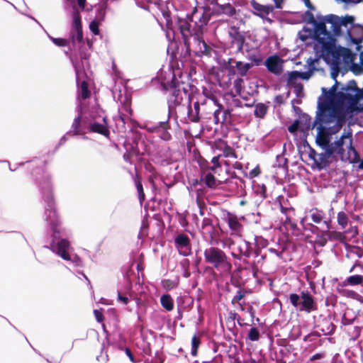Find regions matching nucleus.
Here are the masks:
<instances>
[{"instance_id": "nucleus-11", "label": "nucleus", "mask_w": 363, "mask_h": 363, "mask_svg": "<svg viewBox=\"0 0 363 363\" xmlns=\"http://www.w3.org/2000/svg\"><path fill=\"white\" fill-rule=\"evenodd\" d=\"M245 184L242 177L237 175L235 172L228 169V197L235 196L239 198L246 194Z\"/></svg>"}, {"instance_id": "nucleus-59", "label": "nucleus", "mask_w": 363, "mask_h": 363, "mask_svg": "<svg viewBox=\"0 0 363 363\" xmlns=\"http://www.w3.org/2000/svg\"><path fill=\"white\" fill-rule=\"evenodd\" d=\"M329 64H330L332 66L331 78L335 81L337 80V77L340 71V66L338 65V61H336V62L330 61Z\"/></svg>"}, {"instance_id": "nucleus-12", "label": "nucleus", "mask_w": 363, "mask_h": 363, "mask_svg": "<svg viewBox=\"0 0 363 363\" xmlns=\"http://www.w3.org/2000/svg\"><path fill=\"white\" fill-rule=\"evenodd\" d=\"M245 39L244 34L238 28L231 26L228 30V50H230L229 54L242 51Z\"/></svg>"}, {"instance_id": "nucleus-31", "label": "nucleus", "mask_w": 363, "mask_h": 363, "mask_svg": "<svg viewBox=\"0 0 363 363\" xmlns=\"http://www.w3.org/2000/svg\"><path fill=\"white\" fill-rule=\"evenodd\" d=\"M69 247V242L66 239H62L57 243V254L65 260H69L71 259L67 252Z\"/></svg>"}, {"instance_id": "nucleus-41", "label": "nucleus", "mask_w": 363, "mask_h": 363, "mask_svg": "<svg viewBox=\"0 0 363 363\" xmlns=\"http://www.w3.org/2000/svg\"><path fill=\"white\" fill-rule=\"evenodd\" d=\"M160 303L162 306L167 311H171L174 308V301L169 294L162 296Z\"/></svg>"}, {"instance_id": "nucleus-47", "label": "nucleus", "mask_w": 363, "mask_h": 363, "mask_svg": "<svg viewBox=\"0 0 363 363\" xmlns=\"http://www.w3.org/2000/svg\"><path fill=\"white\" fill-rule=\"evenodd\" d=\"M242 270L240 269H235L230 277L231 284L235 286H239L242 284L241 280L240 274Z\"/></svg>"}, {"instance_id": "nucleus-61", "label": "nucleus", "mask_w": 363, "mask_h": 363, "mask_svg": "<svg viewBox=\"0 0 363 363\" xmlns=\"http://www.w3.org/2000/svg\"><path fill=\"white\" fill-rule=\"evenodd\" d=\"M323 123H317V135H330L329 130L332 129V128H327L323 125ZM316 124L315 125V126Z\"/></svg>"}, {"instance_id": "nucleus-8", "label": "nucleus", "mask_w": 363, "mask_h": 363, "mask_svg": "<svg viewBox=\"0 0 363 363\" xmlns=\"http://www.w3.org/2000/svg\"><path fill=\"white\" fill-rule=\"evenodd\" d=\"M205 262L213 265L217 270L225 269L227 266V255L224 251L217 247L211 246L204 250Z\"/></svg>"}, {"instance_id": "nucleus-30", "label": "nucleus", "mask_w": 363, "mask_h": 363, "mask_svg": "<svg viewBox=\"0 0 363 363\" xmlns=\"http://www.w3.org/2000/svg\"><path fill=\"white\" fill-rule=\"evenodd\" d=\"M352 133L349 132L347 134H345V133H342L341 137L335 141L334 143H330V145L332 147V150H334V153H337V155L342 156L343 155L345 152V150L343 148L344 145V139L345 138H352Z\"/></svg>"}, {"instance_id": "nucleus-51", "label": "nucleus", "mask_w": 363, "mask_h": 363, "mask_svg": "<svg viewBox=\"0 0 363 363\" xmlns=\"http://www.w3.org/2000/svg\"><path fill=\"white\" fill-rule=\"evenodd\" d=\"M235 64L236 68L238 69V73L242 76L245 75L250 67V64L243 63L240 61L235 62Z\"/></svg>"}, {"instance_id": "nucleus-5", "label": "nucleus", "mask_w": 363, "mask_h": 363, "mask_svg": "<svg viewBox=\"0 0 363 363\" xmlns=\"http://www.w3.org/2000/svg\"><path fill=\"white\" fill-rule=\"evenodd\" d=\"M288 300L300 312L310 313L318 308L314 296L308 290L299 289L297 293H290Z\"/></svg>"}, {"instance_id": "nucleus-4", "label": "nucleus", "mask_w": 363, "mask_h": 363, "mask_svg": "<svg viewBox=\"0 0 363 363\" xmlns=\"http://www.w3.org/2000/svg\"><path fill=\"white\" fill-rule=\"evenodd\" d=\"M184 83L180 82L174 75L170 82H162V90L167 95V103L169 108H174L182 104L184 98L186 96L187 91L183 86Z\"/></svg>"}, {"instance_id": "nucleus-18", "label": "nucleus", "mask_w": 363, "mask_h": 363, "mask_svg": "<svg viewBox=\"0 0 363 363\" xmlns=\"http://www.w3.org/2000/svg\"><path fill=\"white\" fill-rule=\"evenodd\" d=\"M175 247L178 249L179 253L183 256H187L191 252L190 239L188 235L181 233L179 234L174 240Z\"/></svg>"}, {"instance_id": "nucleus-33", "label": "nucleus", "mask_w": 363, "mask_h": 363, "mask_svg": "<svg viewBox=\"0 0 363 363\" xmlns=\"http://www.w3.org/2000/svg\"><path fill=\"white\" fill-rule=\"evenodd\" d=\"M351 94L343 92L342 90L335 93L333 96L329 99L330 101L336 104H340L347 101L350 104Z\"/></svg>"}, {"instance_id": "nucleus-43", "label": "nucleus", "mask_w": 363, "mask_h": 363, "mask_svg": "<svg viewBox=\"0 0 363 363\" xmlns=\"http://www.w3.org/2000/svg\"><path fill=\"white\" fill-rule=\"evenodd\" d=\"M253 189H254L255 194L257 196H259L262 200L267 199L268 197V195L267 193V187L264 184H254Z\"/></svg>"}, {"instance_id": "nucleus-53", "label": "nucleus", "mask_w": 363, "mask_h": 363, "mask_svg": "<svg viewBox=\"0 0 363 363\" xmlns=\"http://www.w3.org/2000/svg\"><path fill=\"white\" fill-rule=\"evenodd\" d=\"M350 69L355 75H361L363 74V63L360 62V65L352 62L350 67Z\"/></svg>"}, {"instance_id": "nucleus-60", "label": "nucleus", "mask_w": 363, "mask_h": 363, "mask_svg": "<svg viewBox=\"0 0 363 363\" xmlns=\"http://www.w3.org/2000/svg\"><path fill=\"white\" fill-rule=\"evenodd\" d=\"M247 338L251 341H257L259 338V332L257 328L252 327L250 329Z\"/></svg>"}, {"instance_id": "nucleus-28", "label": "nucleus", "mask_w": 363, "mask_h": 363, "mask_svg": "<svg viewBox=\"0 0 363 363\" xmlns=\"http://www.w3.org/2000/svg\"><path fill=\"white\" fill-rule=\"evenodd\" d=\"M217 60L220 65V70L216 72L215 74V79L220 86L225 87L227 82L223 80V77L224 72L227 69V62L224 59L221 58V57H218Z\"/></svg>"}, {"instance_id": "nucleus-13", "label": "nucleus", "mask_w": 363, "mask_h": 363, "mask_svg": "<svg viewBox=\"0 0 363 363\" xmlns=\"http://www.w3.org/2000/svg\"><path fill=\"white\" fill-rule=\"evenodd\" d=\"M170 116L168 114L167 118L164 121H160L157 125H147L146 130L150 133H155L160 139L164 141H169L172 139V135L169 132L171 125L169 123Z\"/></svg>"}, {"instance_id": "nucleus-2", "label": "nucleus", "mask_w": 363, "mask_h": 363, "mask_svg": "<svg viewBox=\"0 0 363 363\" xmlns=\"http://www.w3.org/2000/svg\"><path fill=\"white\" fill-rule=\"evenodd\" d=\"M335 42L336 40L333 36L330 40L324 42L325 45L323 46V52L325 62L327 64H329L330 61H333L334 62L338 61V65L340 66L342 63V62L345 65H351L353 62L355 54H353L349 48H344L341 45L336 47Z\"/></svg>"}, {"instance_id": "nucleus-23", "label": "nucleus", "mask_w": 363, "mask_h": 363, "mask_svg": "<svg viewBox=\"0 0 363 363\" xmlns=\"http://www.w3.org/2000/svg\"><path fill=\"white\" fill-rule=\"evenodd\" d=\"M273 167L277 169L274 175V177H285L288 173V160L284 155H278Z\"/></svg>"}, {"instance_id": "nucleus-15", "label": "nucleus", "mask_w": 363, "mask_h": 363, "mask_svg": "<svg viewBox=\"0 0 363 363\" xmlns=\"http://www.w3.org/2000/svg\"><path fill=\"white\" fill-rule=\"evenodd\" d=\"M73 21L72 25V29L70 30V38L72 43L75 44L77 40L78 43H81L83 40V31L82 25L81 20V15L78 11H74L72 14Z\"/></svg>"}, {"instance_id": "nucleus-29", "label": "nucleus", "mask_w": 363, "mask_h": 363, "mask_svg": "<svg viewBox=\"0 0 363 363\" xmlns=\"http://www.w3.org/2000/svg\"><path fill=\"white\" fill-rule=\"evenodd\" d=\"M227 157V145H225V147H223L222 155H218L212 158L211 162L213 163V165L209 167L210 170L215 174L218 173V169H221V164L223 163L227 164V161L222 160L223 157Z\"/></svg>"}, {"instance_id": "nucleus-40", "label": "nucleus", "mask_w": 363, "mask_h": 363, "mask_svg": "<svg viewBox=\"0 0 363 363\" xmlns=\"http://www.w3.org/2000/svg\"><path fill=\"white\" fill-rule=\"evenodd\" d=\"M362 331V327L357 325H351L347 329L350 340L352 341L357 340L360 337Z\"/></svg>"}, {"instance_id": "nucleus-32", "label": "nucleus", "mask_w": 363, "mask_h": 363, "mask_svg": "<svg viewBox=\"0 0 363 363\" xmlns=\"http://www.w3.org/2000/svg\"><path fill=\"white\" fill-rule=\"evenodd\" d=\"M90 131L102 135L106 138H109L110 136V131L107 126L99 123L90 124Z\"/></svg>"}, {"instance_id": "nucleus-14", "label": "nucleus", "mask_w": 363, "mask_h": 363, "mask_svg": "<svg viewBox=\"0 0 363 363\" xmlns=\"http://www.w3.org/2000/svg\"><path fill=\"white\" fill-rule=\"evenodd\" d=\"M177 26L182 35L184 45L186 49V52L190 55V42L189 38L194 37V30H193L192 23L189 20V15L186 18H179L177 20Z\"/></svg>"}, {"instance_id": "nucleus-20", "label": "nucleus", "mask_w": 363, "mask_h": 363, "mask_svg": "<svg viewBox=\"0 0 363 363\" xmlns=\"http://www.w3.org/2000/svg\"><path fill=\"white\" fill-rule=\"evenodd\" d=\"M210 101L218 106V108L213 113L214 123L216 124L220 123L221 129L227 128V125L225 123L227 117V109H224L220 104H218L216 99H211Z\"/></svg>"}, {"instance_id": "nucleus-25", "label": "nucleus", "mask_w": 363, "mask_h": 363, "mask_svg": "<svg viewBox=\"0 0 363 363\" xmlns=\"http://www.w3.org/2000/svg\"><path fill=\"white\" fill-rule=\"evenodd\" d=\"M334 154V150L331 148L325 150L324 153L318 154L316 162H314L318 169H323L329 166L328 159Z\"/></svg>"}, {"instance_id": "nucleus-24", "label": "nucleus", "mask_w": 363, "mask_h": 363, "mask_svg": "<svg viewBox=\"0 0 363 363\" xmlns=\"http://www.w3.org/2000/svg\"><path fill=\"white\" fill-rule=\"evenodd\" d=\"M322 335H330L333 334L336 329V325L327 318H323L315 326Z\"/></svg>"}, {"instance_id": "nucleus-54", "label": "nucleus", "mask_w": 363, "mask_h": 363, "mask_svg": "<svg viewBox=\"0 0 363 363\" xmlns=\"http://www.w3.org/2000/svg\"><path fill=\"white\" fill-rule=\"evenodd\" d=\"M354 94H351L350 100V104H354V103L357 102L359 100L363 99V89H361L357 87V90L354 91Z\"/></svg>"}, {"instance_id": "nucleus-27", "label": "nucleus", "mask_w": 363, "mask_h": 363, "mask_svg": "<svg viewBox=\"0 0 363 363\" xmlns=\"http://www.w3.org/2000/svg\"><path fill=\"white\" fill-rule=\"evenodd\" d=\"M267 254L262 252V250L259 247L255 246L253 249L251 247L250 250L249 257L247 258H252L253 263L258 267L262 264L266 259Z\"/></svg>"}, {"instance_id": "nucleus-56", "label": "nucleus", "mask_w": 363, "mask_h": 363, "mask_svg": "<svg viewBox=\"0 0 363 363\" xmlns=\"http://www.w3.org/2000/svg\"><path fill=\"white\" fill-rule=\"evenodd\" d=\"M298 78V71H292L289 74L287 83L288 86H293L296 85V84H299L300 82H297V79Z\"/></svg>"}, {"instance_id": "nucleus-50", "label": "nucleus", "mask_w": 363, "mask_h": 363, "mask_svg": "<svg viewBox=\"0 0 363 363\" xmlns=\"http://www.w3.org/2000/svg\"><path fill=\"white\" fill-rule=\"evenodd\" d=\"M339 84H340V83L337 80H335L334 85H333L332 87L328 91H327L326 88L323 87L322 88L323 94L325 95V96L328 99H330L332 97V96H333L335 94V93L337 92V89Z\"/></svg>"}, {"instance_id": "nucleus-35", "label": "nucleus", "mask_w": 363, "mask_h": 363, "mask_svg": "<svg viewBox=\"0 0 363 363\" xmlns=\"http://www.w3.org/2000/svg\"><path fill=\"white\" fill-rule=\"evenodd\" d=\"M269 106L264 103H257L255 105L254 115L256 118L263 119L267 113Z\"/></svg>"}, {"instance_id": "nucleus-55", "label": "nucleus", "mask_w": 363, "mask_h": 363, "mask_svg": "<svg viewBox=\"0 0 363 363\" xmlns=\"http://www.w3.org/2000/svg\"><path fill=\"white\" fill-rule=\"evenodd\" d=\"M303 19L308 23L311 24L312 26H316V23H319V21H317L315 19L313 14L310 11H306L303 16Z\"/></svg>"}, {"instance_id": "nucleus-44", "label": "nucleus", "mask_w": 363, "mask_h": 363, "mask_svg": "<svg viewBox=\"0 0 363 363\" xmlns=\"http://www.w3.org/2000/svg\"><path fill=\"white\" fill-rule=\"evenodd\" d=\"M188 118L191 122L198 123L200 121V115L199 114V112H195V111L191 108V98L189 94L188 95Z\"/></svg>"}, {"instance_id": "nucleus-58", "label": "nucleus", "mask_w": 363, "mask_h": 363, "mask_svg": "<svg viewBox=\"0 0 363 363\" xmlns=\"http://www.w3.org/2000/svg\"><path fill=\"white\" fill-rule=\"evenodd\" d=\"M52 42L58 47H66L69 45V40L61 38L50 37Z\"/></svg>"}, {"instance_id": "nucleus-21", "label": "nucleus", "mask_w": 363, "mask_h": 363, "mask_svg": "<svg viewBox=\"0 0 363 363\" xmlns=\"http://www.w3.org/2000/svg\"><path fill=\"white\" fill-rule=\"evenodd\" d=\"M251 5L253 9L255 10V13L259 16L260 18L265 19L266 21L272 23V21L267 18L270 13L273 12L274 7L272 5H262L255 0L251 1Z\"/></svg>"}, {"instance_id": "nucleus-45", "label": "nucleus", "mask_w": 363, "mask_h": 363, "mask_svg": "<svg viewBox=\"0 0 363 363\" xmlns=\"http://www.w3.org/2000/svg\"><path fill=\"white\" fill-rule=\"evenodd\" d=\"M337 224L340 226L342 230H345L349 222V218L344 211H340L337 213Z\"/></svg>"}, {"instance_id": "nucleus-9", "label": "nucleus", "mask_w": 363, "mask_h": 363, "mask_svg": "<svg viewBox=\"0 0 363 363\" xmlns=\"http://www.w3.org/2000/svg\"><path fill=\"white\" fill-rule=\"evenodd\" d=\"M251 247V243L242 237L228 238V250L234 258L241 259L243 257H248Z\"/></svg>"}, {"instance_id": "nucleus-26", "label": "nucleus", "mask_w": 363, "mask_h": 363, "mask_svg": "<svg viewBox=\"0 0 363 363\" xmlns=\"http://www.w3.org/2000/svg\"><path fill=\"white\" fill-rule=\"evenodd\" d=\"M347 286H343V283L338 282L336 286V291L342 296L350 298L354 300L359 301L362 298L360 294L353 290L347 289Z\"/></svg>"}, {"instance_id": "nucleus-1", "label": "nucleus", "mask_w": 363, "mask_h": 363, "mask_svg": "<svg viewBox=\"0 0 363 363\" xmlns=\"http://www.w3.org/2000/svg\"><path fill=\"white\" fill-rule=\"evenodd\" d=\"M300 225L302 228L312 234L321 235L323 241L320 243L324 246L326 243V238L332 240H339L342 235L340 233L332 231V218H327L325 213L316 207L306 210L304 217L301 220Z\"/></svg>"}, {"instance_id": "nucleus-42", "label": "nucleus", "mask_w": 363, "mask_h": 363, "mask_svg": "<svg viewBox=\"0 0 363 363\" xmlns=\"http://www.w3.org/2000/svg\"><path fill=\"white\" fill-rule=\"evenodd\" d=\"M212 9H211V15H220L225 13L227 9V6L225 4H220L218 0H216L212 3Z\"/></svg>"}, {"instance_id": "nucleus-37", "label": "nucleus", "mask_w": 363, "mask_h": 363, "mask_svg": "<svg viewBox=\"0 0 363 363\" xmlns=\"http://www.w3.org/2000/svg\"><path fill=\"white\" fill-rule=\"evenodd\" d=\"M286 249V245L284 242H277L274 247H271L267 250L275 255L278 258L283 259V254Z\"/></svg>"}, {"instance_id": "nucleus-57", "label": "nucleus", "mask_w": 363, "mask_h": 363, "mask_svg": "<svg viewBox=\"0 0 363 363\" xmlns=\"http://www.w3.org/2000/svg\"><path fill=\"white\" fill-rule=\"evenodd\" d=\"M350 153H352L354 155V157L350 161V162H357L358 160L359 159V156L357 150L354 148V147L352 146V137L350 138V145L348 146V154L350 155Z\"/></svg>"}, {"instance_id": "nucleus-16", "label": "nucleus", "mask_w": 363, "mask_h": 363, "mask_svg": "<svg viewBox=\"0 0 363 363\" xmlns=\"http://www.w3.org/2000/svg\"><path fill=\"white\" fill-rule=\"evenodd\" d=\"M244 216H237L228 212V228L230 230V235L233 238L242 237L243 225L242 222L245 221Z\"/></svg>"}, {"instance_id": "nucleus-63", "label": "nucleus", "mask_w": 363, "mask_h": 363, "mask_svg": "<svg viewBox=\"0 0 363 363\" xmlns=\"http://www.w3.org/2000/svg\"><path fill=\"white\" fill-rule=\"evenodd\" d=\"M292 87L294 88V92L297 97L302 98L304 96L303 86L301 82L299 84H296V85L293 86Z\"/></svg>"}, {"instance_id": "nucleus-48", "label": "nucleus", "mask_w": 363, "mask_h": 363, "mask_svg": "<svg viewBox=\"0 0 363 363\" xmlns=\"http://www.w3.org/2000/svg\"><path fill=\"white\" fill-rule=\"evenodd\" d=\"M81 115H79L74 119V121L72 125V132L74 133V135H79L83 133V131L81 129Z\"/></svg>"}, {"instance_id": "nucleus-6", "label": "nucleus", "mask_w": 363, "mask_h": 363, "mask_svg": "<svg viewBox=\"0 0 363 363\" xmlns=\"http://www.w3.org/2000/svg\"><path fill=\"white\" fill-rule=\"evenodd\" d=\"M211 18V9L206 7L194 8L189 20L193 25L194 35L202 34Z\"/></svg>"}, {"instance_id": "nucleus-49", "label": "nucleus", "mask_w": 363, "mask_h": 363, "mask_svg": "<svg viewBox=\"0 0 363 363\" xmlns=\"http://www.w3.org/2000/svg\"><path fill=\"white\" fill-rule=\"evenodd\" d=\"M203 182L209 188H215L217 186L216 179L211 172H208L205 175Z\"/></svg>"}, {"instance_id": "nucleus-7", "label": "nucleus", "mask_w": 363, "mask_h": 363, "mask_svg": "<svg viewBox=\"0 0 363 363\" xmlns=\"http://www.w3.org/2000/svg\"><path fill=\"white\" fill-rule=\"evenodd\" d=\"M321 97L318 99V110L316 111L315 119L313 123L312 128L318 123H330L335 121H339V114L337 111L330 106L328 102H320Z\"/></svg>"}, {"instance_id": "nucleus-64", "label": "nucleus", "mask_w": 363, "mask_h": 363, "mask_svg": "<svg viewBox=\"0 0 363 363\" xmlns=\"http://www.w3.org/2000/svg\"><path fill=\"white\" fill-rule=\"evenodd\" d=\"M233 167L234 169H236L238 171L237 173L235 172L237 175H240V177L247 176V173L243 169L242 164L240 162H235Z\"/></svg>"}, {"instance_id": "nucleus-62", "label": "nucleus", "mask_w": 363, "mask_h": 363, "mask_svg": "<svg viewBox=\"0 0 363 363\" xmlns=\"http://www.w3.org/2000/svg\"><path fill=\"white\" fill-rule=\"evenodd\" d=\"M347 38L351 43L354 45H361L363 41V36L360 38L353 37L350 29H347Z\"/></svg>"}, {"instance_id": "nucleus-46", "label": "nucleus", "mask_w": 363, "mask_h": 363, "mask_svg": "<svg viewBox=\"0 0 363 363\" xmlns=\"http://www.w3.org/2000/svg\"><path fill=\"white\" fill-rule=\"evenodd\" d=\"M201 345V337L199 335H194L191 339V354L192 356L196 357L198 353V348Z\"/></svg>"}, {"instance_id": "nucleus-34", "label": "nucleus", "mask_w": 363, "mask_h": 363, "mask_svg": "<svg viewBox=\"0 0 363 363\" xmlns=\"http://www.w3.org/2000/svg\"><path fill=\"white\" fill-rule=\"evenodd\" d=\"M342 283L343 286H363V277L360 274H354L347 277Z\"/></svg>"}, {"instance_id": "nucleus-22", "label": "nucleus", "mask_w": 363, "mask_h": 363, "mask_svg": "<svg viewBox=\"0 0 363 363\" xmlns=\"http://www.w3.org/2000/svg\"><path fill=\"white\" fill-rule=\"evenodd\" d=\"M265 65L267 69L275 75H279L283 68L281 59L277 55L269 57L265 61Z\"/></svg>"}, {"instance_id": "nucleus-10", "label": "nucleus", "mask_w": 363, "mask_h": 363, "mask_svg": "<svg viewBox=\"0 0 363 363\" xmlns=\"http://www.w3.org/2000/svg\"><path fill=\"white\" fill-rule=\"evenodd\" d=\"M323 20H325V23H328L331 24L333 36H340L342 35V26L347 28L348 25H351V27L349 28L351 30L354 26V16L348 15L344 18H340L337 15L329 14L323 16Z\"/></svg>"}, {"instance_id": "nucleus-19", "label": "nucleus", "mask_w": 363, "mask_h": 363, "mask_svg": "<svg viewBox=\"0 0 363 363\" xmlns=\"http://www.w3.org/2000/svg\"><path fill=\"white\" fill-rule=\"evenodd\" d=\"M228 363H247L243 358L241 345H228Z\"/></svg>"}, {"instance_id": "nucleus-38", "label": "nucleus", "mask_w": 363, "mask_h": 363, "mask_svg": "<svg viewBox=\"0 0 363 363\" xmlns=\"http://www.w3.org/2000/svg\"><path fill=\"white\" fill-rule=\"evenodd\" d=\"M134 182H135V187L138 191L139 201L142 203L145 201V193H144L143 187V184H142V179H141V177L138 174H135V176L134 177Z\"/></svg>"}, {"instance_id": "nucleus-36", "label": "nucleus", "mask_w": 363, "mask_h": 363, "mask_svg": "<svg viewBox=\"0 0 363 363\" xmlns=\"http://www.w3.org/2000/svg\"><path fill=\"white\" fill-rule=\"evenodd\" d=\"M78 94L79 97L82 100L87 99L91 96V91L88 88V83L85 80L79 83Z\"/></svg>"}, {"instance_id": "nucleus-17", "label": "nucleus", "mask_w": 363, "mask_h": 363, "mask_svg": "<svg viewBox=\"0 0 363 363\" xmlns=\"http://www.w3.org/2000/svg\"><path fill=\"white\" fill-rule=\"evenodd\" d=\"M194 43L196 44V55L201 57L202 55L211 56V52L216 51L213 50L202 38L201 34L194 35L193 38Z\"/></svg>"}, {"instance_id": "nucleus-3", "label": "nucleus", "mask_w": 363, "mask_h": 363, "mask_svg": "<svg viewBox=\"0 0 363 363\" xmlns=\"http://www.w3.org/2000/svg\"><path fill=\"white\" fill-rule=\"evenodd\" d=\"M318 18L320 20L319 23H316V26H313L312 28L304 26L302 30L298 32V37L302 41H306L308 38L314 39L320 45L323 51L325 45L324 42L332 39L333 34L327 30L323 17L320 16Z\"/></svg>"}, {"instance_id": "nucleus-39", "label": "nucleus", "mask_w": 363, "mask_h": 363, "mask_svg": "<svg viewBox=\"0 0 363 363\" xmlns=\"http://www.w3.org/2000/svg\"><path fill=\"white\" fill-rule=\"evenodd\" d=\"M315 142L316 144L324 149L325 150H327V149L331 148L330 145V135H316L315 138Z\"/></svg>"}, {"instance_id": "nucleus-52", "label": "nucleus", "mask_w": 363, "mask_h": 363, "mask_svg": "<svg viewBox=\"0 0 363 363\" xmlns=\"http://www.w3.org/2000/svg\"><path fill=\"white\" fill-rule=\"evenodd\" d=\"M322 334L320 333V331L317 329L315 331L311 332V333L305 335L303 338V340L304 342H312L317 340L318 337H320Z\"/></svg>"}]
</instances>
